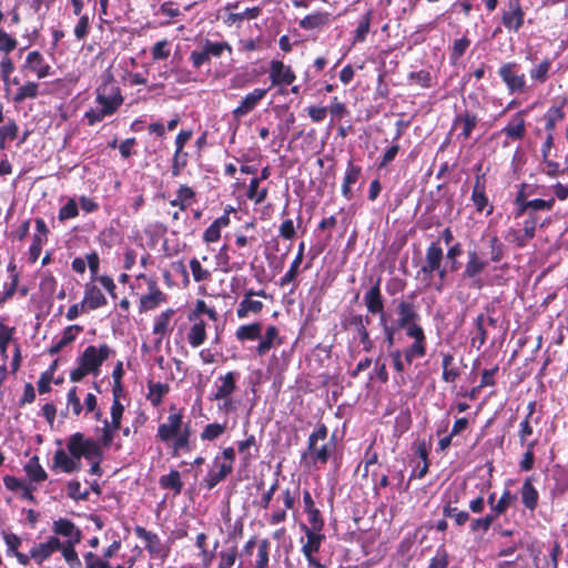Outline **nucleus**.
<instances>
[{"mask_svg": "<svg viewBox=\"0 0 568 568\" xmlns=\"http://www.w3.org/2000/svg\"><path fill=\"white\" fill-rule=\"evenodd\" d=\"M183 418L182 410H178L172 405L165 422L158 427L156 438L172 449V457H179L181 453H190L194 448L191 440L193 434L191 424L184 423Z\"/></svg>", "mask_w": 568, "mask_h": 568, "instance_id": "obj_1", "label": "nucleus"}, {"mask_svg": "<svg viewBox=\"0 0 568 568\" xmlns=\"http://www.w3.org/2000/svg\"><path fill=\"white\" fill-rule=\"evenodd\" d=\"M97 109H89L84 119L89 125L103 121L106 116L115 114L124 102L122 90L111 72L102 77V82L95 89Z\"/></svg>", "mask_w": 568, "mask_h": 568, "instance_id": "obj_2", "label": "nucleus"}, {"mask_svg": "<svg viewBox=\"0 0 568 568\" xmlns=\"http://www.w3.org/2000/svg\"><path fill=\"white\" fill-rule=\"evenodd\" d=\"M67 449L71 456L82 457L90 463L89 473L101 476V463L103 460V449L99 442L85 437L83 433L77 432L67 439Z\"/></svg>", "mask_w": 568, "mask_h": 568, "instance_id": "obj_3", "label": "nucleus"}, {"mask_svg": "<svg viewBox=\"0 0 568 568\" xmlns=\"http://www.w3.org/2000/svg\"><path fill=\"white\" fill-rule=\"evenodd\" d=\"M382 278L377 277L375 283L365 292L364 304L367 313L378 316V324L383 329L385 342L388 348L394 346L396 328L389 323V316L385 311V300L381 290Z\"/></svg>", "mask_w": 568, "mask_h": 568, "instance_id": "obj_4", "label": "nucleus"}, {"mask_svg": "<svg viewBox=\"0 0 568 568\" xmlns=\"http://www.w3.org/2000/svg\"><path fill=\"white\" fill-rule=\"evenodd\" d=\"M112 354L113 351L105 343L100 344L99 347L94 345L87 346L78 358V366L70 372V381L78 383L90 374L97 376L102 364Z\"/></svg>", "mask_w": 568, "mask_h": 568, "instance_id": "obj_5", "label": "nucleus"}, {"mask_svg": "<svg viewBox=\"0 0 568 568\" xmlns=\"http://www.w3.org/2000/svg\"><path fill=\"white\" fill-rule=\"evenodd\" d=\"M416 293L408 294L405 298H402L395 308L397 315L396 327L405 329V334L408 335L410 328H423L418 321L420 318L417 307L415 305Z\"/></svg>", "mask_w": 568, "mask_h": 568, "instance_id": "obj_6", "label": "nucleus"}, {"mask_svg": "<svg viewBox=\"0 0 568 568\" xmlns=\"http://www.w3.org/2000/svg\"><path fill=\"white\" fill-rule=\"evenodd\" d=\"M328 436V428L325 424H317L316 428L310 434L307 440V453L314 463L326 464L332 455V452L335 447L334 444L327 443L317 446L318 440H325Z\"/></svg>", "mask_w": 568, "mask_h": 568, "instance_id": "obj_7", "label": "nucleus"}, {"mask_svg": "<svg viewBox=\"0 0 568 568\" xmlns=\"http://www.w3.org/2000/svg\"><path fill=\"white\" fill-rule=\"evenodd\" d=\"M489 261L484 258L477 250L467 251V262L462 272V278L470 282V287L481 290L485 286L481 274L485 272Z\"/></svg>", "mask_w": 568, "mask_h": 568, "instance_id": "obj_8", "label": "nucleus"}, {"mask_svg": "<svg viewBox=\"0 0 568 568\" xmlns=\"http://www.w3.org/2000/svg\"><path fill=\"white\" fill-rule=\"evenodd\" d=\"M483 164L475 165V181L471 190V202L477 213H485L487 216L494 213V205L489 201L486 193L487 180L486 174L481 172Z\"/></svg>", "mask_w": 568, "mask_h": 568, "instance_id": "obj_9", "label": "nucleus"}, {"mask_svg": "<svg viewBox=\"0 0 568 568\" xmlns=\"http://www.w3.org/2000/svg\"><path fill=\"white\" fill-rule=\"evenodd\" d=\"M230 57L233 54V48L227 41L213 42L206 39L202 50H193L190 54V61L195 69H200L203 64L209 63L212 58H221L224 53Z\"/></svg>", "mask_w": 568, "mask_h": 568, "instance_id": "obj_10", "label": "nucleus"}, {"mask_svg": "<svg viewBox=\"0 0 568 568\" xmlns=\"http://www.w3.org/2000/svg\"><path fill=\"white\" fill-rule=\"evenodd\" d=\"M498 77L506 85L509 94H520L527 89L526 75L520 72V67L515 61L503 63L498 69Z\"/></svg>", "mask_w": 568, "mask_h": 568, "instance_id": "obj_11", "label": "nucleus"}, {"mask_svg": "<svg viewBox=\"0 0 568 568\" xmlns=\"http://www.w3.org/2000/svg\"><path fill=\"white\" fill-rule=\"evenodd\" d=\"M240 377V373L235 371H230L224 375H220L215 382V392L212 394V400H221L224 399V408L226 410L232 409V400L230 396L236 389V382Z\"/></svg>", "mask_w": 568, "mask_h": 568, "instance_id": "obj_12", "label": "nucleus"}, {"mask_svg": "<svg viewBox=\"0 0 568 568\" xmlns=\"http://www.w3.org/2000/svg\"><path fill=\"white\" fill-rule=\"evenodd\" d=\"M406 336L412 338L413 343L404 349H399V353L407 366H410L414 359L422 358L426 355L427 341L424 328H410Z\"/></svg>", "mask_w": 568, "mask_h": 568, "instance_id": "obj_13", "label": "nucleus"}, {"mask_svg": "<svg viewBox=\"0 0 568 568\" xmlns=\"http://www.w3.org/2000/svg\"><path fill=\"white\" fill-rule=\"evenodd\" d=\"M478 122V115L465 109L454 116L452 122V131H458L457 140L466 142L471 138L473 131L477 128Z\"/></svg>", "mask_w": 568, "mask_h": 568, "instance_id": "obj_14", "label": "nucleus"}, {"mask_svg": "<svg viewBox=\"0 0 568 568\" xmlns=\"http://www.w3.org/2000/svg\"><path fill=\"white\" fill-rule=\"evenodd\" d=\"M134 534L145 542V549L152 558H165L169 549L163 545L158 534L145 529L142 526L134 527Z\"/></svg>", "mask_w": 568, "mask_h": 568, "instance_id": "obj_15", "label": "nucleus"}, {"mask_svg": "<svg viewBox=\"0 0 568 568\" xmlns=\"http://www.w3.org/2000/svg\"><path fill=\"white\" fill-rule=\"evenodd\" d=\"M501 23L509 31L517 33L525 24V12L519 0H510L501 12Z\"/></svg>", "mask_w": 568, "mask_h": 568, "instance_id": "obj_16", "label": "nucleus"}, {"mask_svg": "<svg viewBox=\"0 0 568 568\" xmlns=\"http://www.w3.org/2000/svg\"><path fill=\"white\" fill-rule=\"evenodd\" d=\"M268 78L272 87H287L296 80V74L290 65L283 61L272 60L270 62Z\"/></svg>", "mask_w": 568, "mask_h": 568, "instance_id": "obj_17", "label": "nucleus"}, {"mask_svg": "<svg viewBox=\"0 0 568 568\" xmlns=\"http://www.w3.org/2000/svg\"><path fill=\"white\" fill-rule=\"evenodd\" d=\"M301 529L306 537V541L302 544L301 552L305 557L306 562L315 564L316 554H318L325 540V535L322 531L306 529L305 524L301 526Z\"/></svg>", "mask_w": 568, "mask_h": 568, "instance_id": "obj_18", "label": "nucleus"}, {"mask_svg": "<svg viewBox=\"0 0 568 568\" xmlns=\"http://www.w3.org/2000/svg\"><path fill=\"white\" fill-rule=\"evenodd\" d=\"M268 89L255 88L253 91L247 93L240 104L232 111L234 120L240 121L243 116L252 112L257 104L265 98Z\"/></svg>", "mask_w": 568, "mask_h": 568, "instance_id": "obj_19", "label": "nucleus"}, {"mask_svg": "<svg viewBox=\"0 0 568 568\" xmlns=\"http://www.w3.org/2000/svg\"><path fill=\"white\" fill-rule=\"evenodd\" d=\"M52 536H59L65 538L63 541L81 542L82 531L81 529L68 518H59L52 523Z\"/></svg>", "mask_w": 568, "mask_h": 568, "instance_id": "obj_20", "label": "nucleus"}, {"mask_svg": "<svg viewBox=\"0 0 568 568\" xmlns=\"http://www.w3.org/2000/svg\"><path fill=\"white\" fill-rule=\"evenodd\" d=\"M527 110L518 111L511 120L500 130V133L505 134L508 141H520L526 135V115Z\"/></svg>", "mask_w": 568, "mask_h": 568, "instance_id": "obj_21", "label": "nucleus"}, {"mask_svg": "<svg viewBox=\"0 0 568 568\" xmlns=\"http://www.w3.org/2000/svg\"><path fill=\"white\" fill-rule=\"evenodd\" d=\"M60 546V539L57 536H50L44 542L37 544L30 549V557L41 565L58 551Z\"/></svg>", "mask_w": 568, "mask_h": 568, "instance_id": "obj_22", "label": "nucleus"}, {"mask_svg": "<svg viewBox=\"0 0 568 568\" xmlns=\"http://www.w3.org/2000/svg\"><path fill=\"white\" fill-rule=\"evenodd\" d=\"M534 476L526 477L519 489L521 504L530 513H534L539 505V493L534 485Z\"/></svg>", "mask_w": 568, "mask_h": 568, "instance_id": "obj_23", "label": "nucleus"}, {"mask_svg": "<svg viewBox=\"0 0 568 568\" xmlns=\"http://www.w3.org/2000/svg\"><path fill=\"white\" fill-rule=\"evenodd\" d=\"M93 283L94 282L87 283L84 286V295L81 302L82 310L94 311L108 304L104 294Z\"/></svg>", "mask_w": 568, "mask_h": 568, "instance_id": "obj_24", "label": "nucleus"}, {"mask_svg": "<svg viewBox=\"0 0 568 568\" xmlns=\"http://www.w3.org/2000/svg\"><path fill=\"white\" fill-rule=\"evenodd\" d=\"M81 458L69 456L64 449H58L52 458V469H60L67 474L79 471L82 466Z\"/></svg>", "mask_w": 568, "mask_h": 568, "instance_id": "obj_25", "label": "nucleus"}, {"mask_svg": "<svg viewBox=\"0 0 568 568\" xmlns=\"http://www.w3.org/2000/svg\"><path fill=\"white\" fill-rule=\"evenodd\" d=\"M258 339L260 342L255 347V353L257 356H264L274 346H280L283 343V339L280 336V331L275 325H268L264 335L261 334V338Z\"/></svg>", "mask_w": 568, "mask_h": 568, "instance_id": "obj_26", "label": "nucleus"}, {"mask_svg": "<svg viewBox=\"0 0 568 568\" xmlns=\"http://www.w3.org/2000/svg\"><path fill=\"white\" fill-rule=\"evenodd\" d=\"M23 69L36 73L38 79H44L51 74V65L44 61L43 55L37 50L28 53Z\"/></svg>", "mask_w": 568, "mask_h": 568, "instance_id": "obj_27", "label": "nucleus"}, {"mask_svg": "<svg viewBox=\"0 0 568 568\" xmlns=\"http://www.w3.org/2000/svg\"><path fill=\"white\" fill-rule=\"evenodd\" d=\"M254 290L250 288L244 292L242 301L236 308L239 318H246L250 314H260L263 311L264 304L261 301L252 300Z\"/></svg>", "mask_w": 568, "mask_h": 568, "instance_id": "obj_28", "label": "nucleus"}, {"mask_svg": "<svg viewBox=\"0 0 568 568\" xmlns=\"http://www.w3.org/2000/svg\"><path fill=\"white\" fill-rule=\"evenodd\" d=\"M458 503V495L455 494L454 498L448 496L444 499L443 515L445 518L454 519L456 526L463 527L469 520V514L466 510H459L455 504Z\"/></svg>", "mask_w": 568, "mask_h": 568, "instance_id": "obj_29", "label": "nucleus"}, {"mask_svg": "<svg viewBox=\"0 0 568 568\" xmlns=\"http://www.w3.org/2000/svg\"><path fill=\"white\" fill-rule=\"evenodd\" d=\"M371 324V317L358 313H351L345 320L342 321L344 329H354L358 338L369 335L367 326Z\"/></svg>", "mask_w": 568, "mask_h": 568, "instance_id": "obj_30", "label": "nucleus"}, {"mask_svg": "<svg viewBox=\"0 0 568 568\" xmlns=\"http://www.w3.org/2000/svg\"><path fill=\"white\" fill-rule=\"evenodd\" d=\"M362 174V168L355 165L352 160L348 161L346 171L343 178V183L341 186L342 195L346 200H352L354 197V193L352 190V185L355 184Z\"/></svg>", "mask_w": 568, "mask_h": 568, "instance_id": "obj_31", "label": "nucleus"}, {"mask_svg": "<svg viewBox=\"0 0 568 568\" xmlns=\"http://www.w3.org/2000/svg\"><path fill=\"white\" fill-rule=\"evenodd\" d=\"M552 59L546 57L529 69V78L536 84H544L551 75Z\"/></svg>", "mask_w": 568, "mask_h": 568, "instance_id": "obj_32", "label": "nucleus"}, {"mask_svg": "<svg viewBox=\"0 0 568 568\" xmlns=\"http://www.w3.org/2000/svg\"><path fill=\"white\" fill-rule=\"evenodd\" d=\"M374 18V9L369 8L358 20L355 30L353 31L352 44L363 43L366 41L371 31L372 21Z\"/></svg>", "mask_w": 568, "mask_h": 568, "instance_id": "obj_33", "label": "nucleus"}, {"mask_svg": "<svg viewBox=\"0 0 568 568\" xmlns=\"http://www.w3.org/2000/svg\"><path fill=\"white\" fill-rule=\"evenodd\" d=\"M239 257H240V260H236L233 262L230 261L226 244H224L220 248V251L216 255L217 263L222 266V271L226 272V273L227 272H239L244 268V266L246 264V256L243 253H240Z\"/></svg>", "mask_w": 568, "mask_h": 568, "instance_id": "obj_34", "label": "nucleus"}, {"mask_svg": "<svg viewBox=\"0 0 568 568\" xmlns=\"http://www.w3.org/2000/svg\"><path fill=\"white\" fill-rule=\"evenodd\" d=\"M195 191L186 185L181 184L176 190V197L170 201V205L186 211L195 202Z\"/></svg>", "mask_w": 568, "mask_h": 568, "instance_id": "obj_35", "label": "nucleus"}, {"mask_svg": "<svg viewBox=\"0 0 568 568\" xmlns=\"http://www.w3.org/2000/svg\"><path fill=\"white\" fill-rule=\"evenodd\" d=\"M229 212L230 211H225V213L215 219L211 224L210 226L204 231L203 233V241L205 243H214V242H217L220 239H221V230L223 227H226L229 226L230 224V216H229Z\"/></svg>", "mask_w": 568, "mask_h": 568, "instance_id": "obj_36", "label": "nucleus"}, {"mask_svg": "<svg viewBox=\"0 0 568 568\" xmlns=\"http://www.w3.org/2000/svg\"><path fill=\"white\" fill-rule=\"evenodd\" d=\"M304 251H305V243L301 242L298 244V250L295 258L290 265L288 271L281 277L280 280V286L284 287L291 283H294L298 276L300 273V266L304 258Z\"/></svg>", "mask_w": 568, "mask_h": 568, "instance_id": "obj_37", "label": "nucleus"}, {"mask_svg": "<svg viewBox=\"0 0 568 568\" xmlns=\"http://www.w3.org/2000/svg\"><path fill=\"white\" fill-rule=\"evenodd\" d=\"M566 104V99L564 98L559 105H551L546 113L544 114L545 119V130L546 132H551L555 134L556 125L558 122L565 119L564 106Z\"/></svg>", "mask_w": 568, "mask_h": 568, "instance_id": "obj_38", "label": "nucleus"}, {"mask_svg": "<svg viewBox=\"0 0 568 568\" xmlns=\"http://www.w3.org/2000/svg\"><path fill=\"white\" fill-rule=\"evenodd\" d=\"M232 471L233 466L231 464H220L217 470L211 469L207 471L206 476L203 478V486L211 490L219 483L224 480Z\"/></svg>", "mask_w": 568, "mask_h": 568, "instance_id": "obj_39", "label": "nucleus"}, {"mask_svg": "<svg viewBox=\"0 0 568 568\" xmlns=\"http://www.w3.org/2000/svg\"><path fill=\"white\" fill-rule=\"evenodd\" d=\"M159 485L162 489L173 491L174 496L180 495L184 486L181 474L176 469H171L168 475H162L159 479Z\"/></svg>", "mask_w": 568, "mask_h": 568, "instance_id": "obj_40", "label": "nucleus"}, {"mask_svg": "<svg viewBox=\"0 0 568 568\" xmlns=\"http://www.w3.org/2000/svg\"><path fill=\"white\" fill-rule=\"evenodd\" d=\"M170 392L169 384L155 383L152 381L148 382V394L146 399L152 404L153 407H158L162 404L163 397Z\"/></svg>", "mask_w": 568, "mask_h": 568, "instance_id": "obj_41", "label": "nucleus"}, {"mask_svg": "<svg viewBox=\"0 0 568 568\" xmlns=\"http://www.w3.org/2000/svg\"><path fill=\"white\" fill-rule=\"evenodd\" d=\"M186 338L193 348L200 347L206 339V323L203 320L193 321Z\"/></svg>", "mask_w": 568, "mask_h": 568, "instance_id": "obj_42", "label": "nucleus"}, {"mask_svg": "<svg viewBox=\"0 0 568 568\" xmlns=\"http://www.w3.org/2000/svg\"><path fill=\"white\" fill-rule=\"evenodd\" d=\"M81 331L82 326L77 324L65 327L62 337L49 347L48 353L50 355L58 354L64 346L71 344L77 338V334Z\"/></svg>", "mask_w": 568, "mask_h": 568, "instance_id": "obj_43", "label": "nucleus"}, {"mask_svg": "<svg viewBox=\"0 0 568 568\" xmlns=\"http://www.w3.org/2000/svg\"><path fill=\"white\" fill-rule=\"evenodd\" d=\"M79 542H71V541H61L60 540V547L58 551H61V555L67 562L69 568H81L82 561L79 558V555L75 550V546Z\"/></svg>", "mask_w": 568, "mask_h": 568, "instance_id": "obj_44", "label": "nucleus"}, {"mask_svg": "<svg viewBox=\"0 0 568 568\" xmlns=\"http://www.w3.org/2000/svg\"><path fill=\"white\" fill-rule=\"evenodd\" d=\"M262 329L263 325L260 322L241 325L235 332V337L240 342L256 341L261 338Z\"/></svg>", "mask_w": 568, "mask_h": 568, "instance_id": "obj_45", "label": "nucleus"}, {"mask_svg": "<svg viewBox=\"0 0 568 568\" xmlns=\"http://www.w3.org/2000/svg\"><path fill=\"white\" fill-rule=\"evenodd\" d=\"M28 478L36 483L44 481L48 478L47 471L40 465V459L37 455L32 456L23 466Z\"/></svg>", "mask_w": 568, "mask_h": 568, "instance_id": "obj_46", "label": "nucleus"}, {"mask_svg": "<svg viewBox=\"0 0 568 568\" xmlns=\"http://www.w3.org/2000/svg\"><path fill=\"white\" fill-rule=\"evenodd\" d=\"M455 358L450 353L443 354L442 361V379L446 383H455V381L460 376V371L455 366Z\"/></svg>", "mask_w": 568, "mask_h": 568, "instance_id": "obj_47", "label": "nucleus"}, {"mask_svg": "<svg viewBox=\"0 0 568 568\" xmlns=\"http://www.w3.org/2000/svg\"><path fill=\"white\" fill-rule=\"evenodd\" d=\"M327 16V13L321 11L310 13L298 22V26L303 30H314L324 27L328 21Z\"/></svg>", "mask_w": 568, "mask_h": 568, "instance_id": "obj_48", "label": "nucleus"}, {"mask_svg": "<svg viewBox=\"0 0 568 568\" xmlns=\"http://www.w3.org/2000/svg\"><path fill=\"white\" fill-rule=\"evenodd\" d=\"M168 300L166 294H151L146 293L140 297L139 303V312L145 313L152 310H155L162 303H165Z\"/></svg>", "mask_w": 568, "mask_h": 568, "instance_id": "obj_49", "label": "nucleus"}, {"mask_svg": "<svg viewBox=\"0 0 568 568\" xmlns=\"http://www.w3.org/2000/svg\"><path fill=\"white\" fill-rule=\"evenodd\" d=\"M489 262L499 263L506 255V246L501 240L493 234L488 239Z\"/></svg>", "mask_w": 568, "mask_h": 568, "instance_id": "obj_50", "label": "nucleus"}, {"mask_svg": "<svg viewBox=\"0 0 568 568\" xmlns=\"http://www.w3.org/2000/svg\"><path fill=\"white\" fill-rule=\"evenodd\" d=\"M39 95V84L33 81H28L21 85L13 95L14 103H22L28 99H36Z\"/></svg>", "mask_w": 568, "mask_h": 568, "instance_id": "obj_51", "label": "nucleus"}, {"mask_svg": "<svg viewBox=\"0 0 568 568\" xmlns=\"http://www.w3.org/2000/svg\"><path fill=\"white\" fill-rule=\"evenodd\" d=\"M474 327L476 329V335L471 337V344L475 345L478 342V348H480L488 338V332L486 327V315L480 313L474 321Z\"/></svg>", "mask_w": 568, "mask_h": 568, "instance_id": "obj_52", "label": "nucleus"}, {"mask_svg": "<svg viewBox=\"0 0 568 568\" xmlns=\"http://www.w3.org/2000/svg\"><path fill=\"white\" fill-rule=\"evenodd\" d=\"M260 183L261 182L257 179L253 178L250 181L248 189L246 192V197L253 201L255 204L263 203L268 195V189L260 187Z\"/></svg>", "mask_w": 568, "mask_h": 568, "instance_id": "obj_53", "label": "nucleus"}, {"mask_svg": "<svg viewBox=\"0 0 568 568\" xmlns=\"http://www.w3.org/2000/svg\"><path fill=\"white\" fill-rule=\"evenodd\" d=\"M424 260H426L427 262L436 265L437 267L443 265L444 250L440 246L439 240L432 242L427 246Z\"/></svg>", "mask_w": 568, "mask_h": 568, "instance_id": "obj_54", "label": "nucleus"}, {"mask_svg": "<svg viewBox=\"0 0 568 568\" xmlns=\"http://www.w3.org/2000/svg\"><path fill=\"white\" fill-rule=\"evenodd\" d=\"M173 314L174 310L168 308L155 318L152 331L154 335L162 337L169 332V324Z\"/></svg>", "mask_w": 568, "mask_h": 568, "instance_id": "obj_55", "label": "nucleus"}, {"mask_svg": "<svg viewBox=\"0 0 568 568\" xmlns=\"http://www.w3.org/2000/svg\"><path fill=\"white\" fill-rule=\"evenodd\" d=\"M270 541L262 539L257 545V554L253 564V568H268L270 562Z\"/></svg>", "mask_w": 568, "mask_h": 568, "instance_id": "obj_56", "label": "nucleus"}, {"mask_svg": "<svg viewBox=\"0 0 568 568\" xmlns=\"http://www.w3.org/2000/svg\"><path fill=\"white\" fill-rule=\"evenodd\" d=\"M505 240L513 244L516 248H524L527 246L528 242L531 241L530 237L524 235L523 230L515 227H509L507 230Z\"/></svg>", "mask_w": 568, "mask_h": 568, "instance_id": "obj_57", "label": "nucleus"}, {"mask_svg": "<svg viewBox=\"0 0 568 568\" xmlns=\"http://www.w3.org/2000/svg\"><path fill=\"white\" fill-rule=\"evenodd\" d=\"M252 446H256V438L253 434L248 435L244 440H240L237 443V450L242 455V463L244 466H247L254 457L257 455H252L248 452V448Z\"/></svg>", "mask_w": 568, "mask_h": 568, "instance_id": "obj_58", "label": "nucleus"}, {"mask_svg": "<svg viewBox=\"0 0 568 568\" xmlns=\"http://www.w3.org/2000/svg\"><path fill=\"white\" fill-rule=\"evenodd\" d=\"M237 559V547L223 549L219 554L217 568H233Z\"/></svg>", "mask_w": 568, "mask_h": 568, "instance_id": "obj_59", "label": "nucleus"}, {"mask_svg": "<svg viewBox=\"0 0 568 568\" xmlns=\"http://www.w3.org/2000/svg\"><path fill=\"white\" fill-rule=\"evenodd\" d=\"M305 514L307 515V521H308V525H306V529L323 531L324 526H325V520H324V517H323L320 508L316 507L312 510H308Z\"/></svg>", "mask_w": 568, "mask_h": 568, "instance_id": "obj_60", "label": "nucleus"}, {"mask_svg": "<svg viewBox=\"0 0 568 568\" xmlns=\"http://www.w3.org/2000/svg\"><path fill=\"white\" fill-rule=\"evenodd\" d=\"M469 45L470 40L466 36L462 37L460 39H456L453 43L449 55L452 63H456L465 54Z\"/></svg>", "mask_w": 568, "mask_h": 568, "instance_id": "obj_61", "label": "nucleus"}, {"mask_svg": "<svg viewBox=\"0 0 568 568\" xmlns=\"http://www.w3.org/2000/svg\"><path fill=\"white\" fill-rule=\"evenodd\" d=\"M226 427L225 424H219V423H211L207 424L202 433H201V439L202 440H215L220 436H222L225 432Z\"/></svg>", "mask_w": 568, "mask_h": 568, "instance_id": "obj_62", "label": "nucleus"}, {"mask_svg": "<svg viewBox=\"0 0 568 568\" xmlns=\"http://www.w3.org/2000/svg\"><path fill=\"white\" fill-rule=\"evenodd\" d=\"M516 499V495L511 494L509 489H505L496 505H494L493 510L497 514L504 515Z\"/></svg>", "mask_w": 568, "mask_h": 568, "instance_id": "obj_63", "label": "nucleus"}, {"mask_svg": "<svg viewBox=\"0 0 568 568\" xmlns=\"http://www.w3.org/2000/svg\"><path fill=\"white\" fill-rule=\"evenodd\" d=\"M84 568H109V561L100 557V555L88 551L83 555Z\"/></svg>", "mask_w": 568, "mask_h": 568, "instance_id": "obj_64", "label": "nucleus"}]
</instances>
